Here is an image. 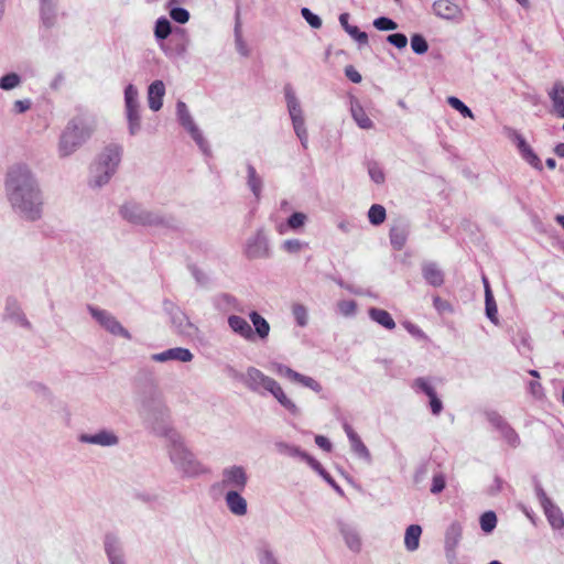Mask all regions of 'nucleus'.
Masks as SVG:
<instances>
[{"label":"nucleus","mask_w":564,"mask_h":564,"mask_svg":"<svg viewBox=\"0 0 564 564\" xmlns=\"http://www.w3.org/2000/svg\"><path fill=\"white\" fill-rule=\"evenodd\" d=\"M6 194L13 212L23 220L37 221L43 216L44 197L40 184L24 164L13 165L7 173Z\"/></svg>","instance_id":"obj_1"},{"label":"nucleus","mask_w":564,"mask_h":564,"mask_svg":"<svg viewBox=\"0 0 564 564\" xmlns=\"http://www.w3.org/2000/svg\"><path fill=\"white\" fill-rule=\"evenodd\" d=\"M162 435L166 440L169 457L174 467L187 477H195L205 473L203 465L185 446L181 434L172 427H164Z\"/></svg>","instance_id":"obj_2"},{"label":"nucleus","mask_w":564,"mask_h":564,"mask_svg":"<svg viewBox=\"0 0 564 564\" xmlns=\"http://www.w3.org/2000/svg\"><path fill=\"white\" fill-rule=\"evenodd\" d=\"M96 123L91 118L76 117L65 128L59 140V153L67 156L76 151L95 131Z\"/></svg>","instance_id":"obj_3"},{"label":"nucleus","mask_w":564,"mask_h":564,"mask_svg":"<svg viewBox=\"0 0 564 564\" xmlns=\"http://www.w3.org/2000/svg\"><path fill=\"white\" fill-rule=\"evenodd\" d=\"M120 213L129 223L156 228H177L178 220L171 215L148 210L137 203L124 204Z\"/></svg>","instance_id":"obj_4"},{"label":"nucleus","mask_w":564,"mask_h":564,"mask_svg":"<svg viewBox=\"0 0 564 564\" xmlns=\"http://www.w3.org/2000/svg\"><path fill=\"white\" fill-rule=\"evenodd\" d=\"M121 153L122 148L118 144H110L105 148L91 166L90 184L93 186L101 187L109 182L119 166Z\"/></svg>","instance_id":"obj_5"},{"label":"nucleus","mask_w":564,"mask_h":564,"mask_svg":"<svg viewBox=\"0 0 564 564\" xmlns=\"http://www.w3.org/2000/svg\"><path fill=\"white\" fill-rule=\"evenodd\" d=\"M288 110L292 120L293 129L304 149L308 145V133L299 99L291 86L284 88Z\"/></svg>","instance_id":"obj_6"},{"label":"nucleus","mask_w":564,"mask_h":564,"mask_svg":"<svg viewBox=\"0 0 564 564\" xmlns=\"http://www.w3.org/2000/svg\"><path fill=\"white\" fill-rule=\"evenodd\" d=\"M138 411L150 423L164 419L167 413L162 397L156 390H151L149 393L140 397Z\"/></svg>","instance_id":"obj_7"},{"label":"nucleus","mask_w":564,"mask_h":564,"mask_svg":"<svg viewBox=\"0 0 564 564\" xmlns=\"http://www.w3.org/2000/svg\"><path fill=\"white\" fill-rule=\"evenodd\" d=\"M164 307L170 314L175 333L185 338H195L198 335V327L189 321L180 307L171 302H165Z\"/></svg>","instance_id":"obj_8"},{"label":"nucleus","mask_w":564,"mask_h":564,"mask_svg":"<svg viewBox=\"0 0 564 564\" xmlns=\"http://www.w3.org/2000/svg\"><path fill=\"white\" fill-rule=\"evenodd\" d=\"M88 311L94 319L108 333L113 336H121L128 340L131 339V334L108 311L95 307L93 305H88Z\"/></svg>","instance_id":"obj_9"},{"label":"nucleus","mask_w":564,"mask_h":564,"mask_svg":"<svg viewBox=\"0 0 564 564\" xmlns=\"http://www.w3.org/2000/svg\"><path fill=\"white\" fill-rule=\"evenodd\" d=\"M238 378L249 390L256 393H263V391H269L274 383V379L265 376L261 370L256 367H248L245 373L236 375Z\"/></svg>","instance_id":"obj_10"},{"label":"nucleus","mask_w":564,"mask_h":564,"mask_svg":"<svg viewBox=\"0 0 564 564\" xmlns=\"http://www.w3.org/2000/svg\"><path fill=\"white\" fill-rule=\"evenodd\" d=\"M176 112H177V117H178V120L181 122V124L188 131V133L192 135V138L195 140V142L197 143V145L199 147V149L204 152V153H207L208 152V145H207V142L205 141L202 132L199 131V129L197 128V126L195 124L188 109H187V106L185 102L183 101H177L176 104Z\"/></svg>","instance_id":"obj_11"},{"label":"nucleus","mask_w":564,"mask_h":564,"mask_svg":"<svg viewBox=\"0 0 564 564\" xmlns=\"http://www.w3.org/2000/svg\"><path fill=\"white\" fill-rule=\"evenodd\" d=\"M78 441L84 444L97 445L100 447H115L119 444L120 438L112 430L102 429L95 433H83L78 436Z\"/></svg>","instance_id":"obj_12"},{"label":"nucleus","mask_w":564,"mask_h":564,"mask_svg":"<svg viewBox=\"0 0 564 564\" xmlns=\"http://www.w3.org/2000/svg\"><path fill=\"white\" fill-rule=\"evenodd\" d=\"M245 256L248 259H263L270 256L268 239L262 230H258L247 240Z\"/></svg>","instance_id":"obj_13"},{"label":"nucleus","mask_w":564,"mask_h":564,"mask_svg":"<svg viewBox=\"0 0 564 564\" xmlns=\"http://www.w3.org/2000/svg\"><path fill=\"white\" fill-rule=\"evenodd\" d=\"M248 476L242 466H230L223 470L221 484L229 490L242 491L247 485Z\"/></svg>","instance_id":"obj_14"},{"label":"nucleus","mask_w":564,"mask_h":564,"mask_svg":"<svg viewBox=\"0 0 564 564\" xmlns=\"http://www.w3.org/2000/svg\"><path fill=\"white\" fill-rule=\"evenodd\" d=\"M509 138L516 143L522 159L538 171L543 170L542 161L538 154L533 151L530 144L517 130H511Z\"/></svg>","instance_id":"obj_15"},{"label":"nucleus","mask_w":564,"mask_h":564,"mask_svg":"<svg viewBox=\"0 0 564 564\" xmlns=\"http://www.w3.org/2000/svg\"><path fill=\"white\" fill-rule=\"evenodd\" d=\"M432 9L433 13L443 20L460 22L464 19L463 9L451 0H436Z\"/></svg>","instance_id":"obj_16"},{"label":"nucleus","mask_w":564,"mask_h":564,"mask_svg":"<svg viewBox=\"0 0 564 564\" xmlns=\"http://www.w3.org/2000/svg\"><path fill=\"white\" fill-rule=\"evenodd\" d=\"M538 495L552 528L556 530L562 529L564 527V518L561 510L552 503L541 488L538 489Z\"/></svg>","instance_id":"obj_17"},{"label":"nucleus","mask_w":564,"mask_h":564,"mask_svg":"<svg viewBox=\"0 0 564 564\" xmlns=\"http://www.w3.org/2000/svg\"><path fill=\"white\" fill-rule=\"evenodd\" d=\"M194 358V355L189 349L183 347H175L164 350L159 354H153L151 359L156 362H166L170 360H177L181 362H189Z\"/></svg>","instance_id":"obj_18"},{"label":"nucleus","mask_w":564,"mask_h":564,"mask_svg":"<svg viewBox=\"0 0 564 564\" xmlns=\"http://www.w3.org/2000/svg\"><path fill=\"white\" fill-rule=\"evenodd\" d=\"M4 318L15 323L17 325L25 328H30L31 324L26 319L24 313L21 310L19 302L13 297H8L6 300L4 306Z\"/></svg>","instance_id":"obj_19"},{"label":"nucleus","mask_w":564,"mask_h":564,"mask_svg":"<svg viewBox=\"0 0 564 564\" xmlns=\"http://www.w3.org/2000/svg\"><path fill=\"white\" fill-rule=\"evenodd\" d=\"M105 551L107 553L110 564H126L121 542L116 535H106Z\"/></svg>","instance_id":"obj_20"},{"label":"nucleus","mask_w":564,"mask_h":564,"mask_svg":"<svg viewBox=\"0 0 564 564\" xmlns=\"http://www.w3.org/2000/svg\"><path fill=\"white\" fill-rule=\"evenodd\" d=\"M463 530L462 525L457 522L452 523L445 533V551L448 558L454 560L456 557V547L458 546L462 539Z\"/></svg>","instance_id":"obj_21"},{"label":"nucleus","mask_w":564,"mask_h":564,"mask_svg":"<svg viewBox=\"0 0 564 564\" xmlns=\"http://www.w3.org/2000/svg\"><path fill=\"white\" fill-rule=\"evenodd\" d=\"M228 325L230 329L246 340L252 341L254 333L250 324L239 315H230L228 317Z\"/></svg>","instance_id":"obj_22"},{"label":"nucleus","mask_w":564,"mask_h":564,"mask_svg":"<svg viewBox=\"0 0 564 564\" xmlns=\"http://www.w3.org/2000/svg\"><path fill=\"white\" fill-rule=\"evenodd\" d=\"M165 95V86L162 80H154L148 88V102L153 111H159L162 108V100Z\"/></svg>","instance_id":"obj_23"},{"label":"nucleus","mask_w":564,"mask_h":564,"mask_svg":"<svg viewBox=\"0 0 564 564\" xmlns=\"http://www.w3.org/2000/svg\"><path fill=\"white\" fill-rule=\"evenodd\" d=\"M549 97L552 101L553 112L558 118H564V85L561 82H555L549 91Z\"/></svg>","instance_id":"obj_24"},{"label":"nucleus","mask_w":564,"mask_h":564,"mask_svg":"<svg viewBox=\"0 0 564 564\" xmlns=\"http://www.w3.org/2000/svg\"><path fill=\"white\" fill-rule=\"evenodd\" d=\"M422 274L425 281L432 286H441L444 283V273L435 262H424Z\"/></svg>","instance_id":"obj_25"},{"label":"nucleus","mask_w":564,"mask_h":564,"mask_svg":"<svg viewBox=\"0 0 564 564\" xmlns=\"http://www.w3.org/2000/svg\"><path fill=\"white\" fill-rule=\"evenodd\" d=\"M226 503L228 509L236 516H245L247 513V501L236 490H229L226 494Z\"/></svg>","instance_id":"obj_26"},{"label":"nucleus","mask_w":564,"mask_h":564,"mask_svg":"<svg viewBox=\"0 0 564 564\" xmlns=\"http://www.w3.org/2000/svg\"><path fill=\"white\" fill-rule=\"evenodd\" d=\"M340 533L347 547L355 553H359L362 545L359 532L355 528L344 524L340 527Z\"/></svg>","instance_id":"obj_27"},{"label":"nucleus","mask_w":564,"mask_h":564,"mask_svg":"<svg viewBox=\"0 0 564 564\" xmlns=\"http://www.w3.org/2000/svg\"><path fill=\"white\" fill-rule=\"evenodd\" d=\"M343 427H344V431L346 432L347 437L350 442L351 449L356 454H358L360 457L369 458L370 453H369L368 448L362 443L359 435L354 431V429L348 423H344Z\"/></svg>","instance_id":"obj_28"},{"label":"nucleus","mask_w":564,"mask_h":564,"mask_svg":"<svg viewBox=\"0 0 564 564\" xmlns=\"http://www.w3.org/2000/svg\"><path fill=\"white\" fill-rule=\"evenodd\" d=\"M268 392H270L278 400V402L289 412H291L292 414L299 413V408L290 398L286 397L278 381H274L272 388H270Z\"/></svg>","instance_id":"obj_29"},{"label":"nucleus","mask_w":564,"mask_h":564,"mask_svg":"<svg viewBox=\"0 0 564 564\" xmlns=\"http://www.w3.org/2000/svg\"><path fill=\"white\" fill-rule=\"evenodd\" d=\"M249 318L254 326V336L257 335L261 340H265L270 334V324L268 321L256 311L249 314Z\"/></svg>","instance_id":"obj_30"},{"label":"nucleus","mask_w":564,"mask_h":564,"mask_svg":"<svg viewBox=\"0 0 564 564\" xmlns=\"http://www.w3.org/2000/svg\"><path fill=\"white\" fill-rule=\"evenodd\" d=\"M409 230L405 225H395L390 229V242L395 250H401L405 246Z\"/></svg>","instance_id":"obj_31"},{"label":"nucleus","mask_w":564,"mask_h":564,"mask_svg":"<svg viewBox=\"0 0 564 564\" xmlns=\"http://www.w3.org/2000/svg\"><path fill=\"white\" fill-rule=\"evenodd\" d=\"M422 528L419 524H411L406 528L404 534V545L410 552L419 549Z\"/></svg>","instance_id":"obj_32"},{"label":"nucleus","mask_w":564,"mask_h":564,"mask_svg":"<svg viewBox=\"0 0 564 564\" xmlns=\"http://www.w3.org/2000/svg\"><path fill=\"white\" fill-rule=\"evenodd\" d=\"M369 316L370 318L378 323L379 325L383 326L387 329H393L395 328V322L393 321L391 314L382 308L371 307L369 310Z\"/></svg>","instance_id":"obj_33"},{"label":"nucleus","mask_w":564,"mask_h":564,"mask_svg":"<svg viewBox=\"0 0 564 564\" xmlns=\"http://www.w3.org/2000/svg\"><path fill=\"white\" fill-rule=\"evenodd\" d=\"M351 116L359 128L371 129L373 127L372 120L367 116L358 101L351 104Z\"/></svg>","instance_id":"obj_34"},{"label":"nucleus","mask_w":564,"mask_h":564,"mask_svg":"<svg viewBox=\"0 0 564 564\" xmlns=\"http://www.w3.org/2000/svg\"><path fill=\"white\" fill-rule=\"evenodd\" d=\"M485 284V301H486V315L487 317L494 323H498V310L497 305L494 299V295L491 293V290L489 288L488 281L486 278L482 279Z\"/></svg>","instance_id":"obj_35"},{"label":"nucleus","mask_w":564,"mask_h":564,"mask_svg":"<svg viewBox=\"0 0 564 564\" xmlns=\"http://www.w3.org/2000/svg\"><path fill=\"white\" fill-rule=\"evenodd\" d=\"M247 184L254 197L259 199L262 191V178L257 174L256 169L251 164L247 165Z\"/></svg>","instance_id":"obj_36"},{"label":"nucleus","mask_w":564,"mask_h":564,"mask_svg":"<svg viewBox=\"0 0 564 564\" xmlns=\"http://www.w3.org/2000/svg\"><path fill=\"white\" fill-rule=\"evenodd\" d=\"M276 451L282 455H288L292 457H300L303 459V457H306V453L302 452L299 447L291 445L285 442H276L274 444Z\"/></svg>","instance_id":"obj_37"},{"label":"nucleus","mask_w":564,"mask_h":564,"mask_svg":"<svg viewBox=\"0 0 564 564\" xmlns=\"http://www.w3.org/2000/svg\"><path fill=\"white\" fill-rule=\"evenodd\" d=\"M240 21H239V13H237V20L235 25V42H236V48L238 53L242 56H249V47L247 43L243 41L240 30Z\"/></svg>","instance_id":"obj_38"},{"label":"nucleus","mask_w":564,"mask_h":564,"mask_svg":"<svg viewBox=\"0 0 564 564\" xmlns=\"http://www.w3.org/2000/svg\"><path fill=\"white\" fill-rule=\"evenodd\" d=\"M386 208L379 204L372 205L368 212L369 221L375 226L381 225L386 220Z\"/></svg>","instance_id":"obj_39"},{"label":"nucleus","mask_w":564,"mask_h":564,"mask_svg":"<svg viewBox=\"0 0 564 564\" xmlns=\"http://www.w3.org/2000/svg\"><path fill=\"white\" fill-rule=\"evenodd\" d=\"M172 32L170 21L162 17L155 22L154 35L158 40H165Z\"/></svg>","instance_id":"obj_40"},{"label":"nucleus","mask_w":564,"mask_h":564,"mask_svg":"<svg viewBox=\"0 0 564 564\" xmlns=\"http://www.w3.org/2000/svg\"><path fill=\"white\" fill-rule=\"evenodd\" d=\"M21 84V77L17 73H9L0 78V88L11 90Z\"/></svg>","instance_id":"obj_41"},{"label":"nucleus","mask_w":564,"mask_h":564,"mask_svg":"<svg viewBox=\"0 0 564 564\" xmlns=\"http://www.w3.org/2000/svg\"><path fill=\"white\" fill-rule=\"evenodd\" d=\"M497 524V517L494 511H487L480 517V528L484 532H491Z\"/></svg>","instance_id":"obj_42"},{"label":"nucleus","mask_w":564,"mask_h":564,"mask_svg":"<svg viewBox=\"0 0 564 564\" xmlns=\"http://www.w3.org/2000/svg\"><path fill=\"white\" fill-rule=\"evenodd\" d=\"M411 48L415 54H425L429 50V44L425 37L421 34H413L411 37Z\"/></svg>","instance_id":"obj_43"},{"label":"nucleus","mask_w":564,"mask_h":564,"mask_svg":"<svg viewBox=\"0 0 564 564\" xmlns=\"http://www.w3.org/2000/svg\"><path fill=\"white\" fill-rule=\"evenodd\" d=\"M293 382L300 383L306 388H310L311 390L315 392L322 391V386L312 377L304 376L300 372L296 373V377Z\"/></svg>","instance_id":"obj_44"},{"label":"nucleus","mask_w":564,"mask_h":564,"mask_svg":"<svg viewBox=\"0 0 564 564\" xmlns=\"http://www.w3.org/2000/svg\"><path fill=\"white\" fill-rule=\"evenodd\" d=\"M293 382L300 383L306 388H310L311 390L315 392L322 391V386L312 377L304 376L300 372L296 373V377Z\"/></svg>","instance_id":"obj_45"},{"label":"nucleus","mask_w":564,"mask_h":564,"mask_svg":"<svg viewBox=\"0 0 564 564\" xmlns=\"http://www.w3.org/2000/svg\"><path fill=\"white\" fill-rule=\"evenodd\" d=\"M447 102L457 110L463 117L474 118L473 111L457 97L451 96Z\"/></svg>","instance_id":"obj_46"},{"label":"nucleus","mask_w":564,"mask_h":564,"mask_svg":"<svg viewBox=\"0 0 564 564\" xmlns=\"http://www.w3.org/2000/svg\"><path fill=\"white\" fill-rule=\"evenodd\" d=\"M271 369L276 375H279L281 377H285V378L290 379L291 381H294V379L296 377V373H297L296 371H294L290 367H288V366H285L283 364H279V362H273L271 365Z\"/></svg>","instance_id":"obj_47"},{"label":"nucleus","mask_w":564,"mask_h":564,"mask_svg":"<svg viewBox=\"0 0 564 564\" xmlns=\"http://www.w3.org/2000/svg\"><path fill=\"white\" fill-rule=\"evenodd\" d=\"M42 2V19L45 25L53 24L54 12L52 0H41Z\"/></svg>","instance_id":"obj_48"},{"label":"nucleus","mask_w":564,"mask_h":564,"mask_svg":"<svg viewBox=\"0 0 564 564\" xmlns=\"http://www.w3.org/2000/svg\"><path fill=\"white\" fill-rule=\"evenodd\" d=\"M373 26L379 31H393L398 24L390 18L380 17L373 20Z\"/></svg>","instance_id":"obj_49"},{"label":"nucleus","mask_w":564,"mask_h":564,"mask_svg":"<svg viewBox=\"0 0 564 564\" xmlns=\"http://www.w3.org/2000/svg\"><path fill=\"white\" fill-rule=\"evenodd\" d=\"M294 318L299 326H305L308 321L307 310L301 304H296L292 308Z\"/></svg>","instance_id":"obj_50"},{"label":"nucleus","mask_w":564,"mask_h":564,"mask_svg":"<svg viewBox=\"0 0 564 564\" xmlns=\"http://www.w3.org/2000/svg\"><path fill=\"white\" fill-rule=\"evenodd\" d=\"M307 243L299 239H288L283 242L282 248L289 253H299Z\"/></svg>","instance_id":"obj_51"},{"label":"nucleus","mask_w":564,"mask_h":564,"mask_svg":"<svg viewBox=\"0 0 564 564\" xmlns=\"http://www.w3.org/2000/svg\"><path fill=\"white\" fill-rule=\"evenodd\" d=\"M170 17L177 23L185 24L189 20V13L184 8H172L170 10Z\"/></svg>","instance_id":"obj_52"},{"label":"nucleus","mask_w":564,"mask_h":564,"mask_svg":"<svg viewBox=\"0 0 564 564\" xmlns=\"http://www.w3.org/2000/svg\"><path fill=\"white\" fill-rule=\"evenodd\" d=\"M301 14L312 28L319 29L322 26L321 18L314 14L310 9L303 8Z\"/></svg>","instance_id":"obj_53"},{"label":"nucleus","mask_w":564,"mask_h":564,"mask_svg":"<svg viewBox=\"0 0 564 564\" xmlns=\"http://www.w3.org/2000/svg\"><path fill=\"white\" fill-rule=\"evenodd\" d=\"M127 119L129 122V132L130 134L134 135L141 128L139 111L127 112Z\"/></svg>","instance_id":"obj_54"},{"label":"nucleus","mask_w":564,"mask_h":564,"mask_svg":"<svg viewBox=\"0 0 564 564\" xmlns=\"http://www.w3.org/2000/svg\"><path fill=\"white\" fill-rule=\"evenodd\" d=\"M347 33L357 41L360 45L368 44V35L366 32L360 31L357 26L347 28Z\"/></svg>","instance_id":"obj_55"},{"label":"nucleus","mask_w":564,"mask_h":564,"mask_svg":"<svg viewBox=\"0 0 564 564\" xmlns=\"http://www.w3.org/2000/svg\"><path fill=\"white\" fill-rule=\"evenodd\" d=\"M387 41L397 48H404L408 44V37L402 33L390 34Z\"/></svg>","instance_id":"obj_56"},{"label":"nucleus","mask_w":564,"mask_h":564,"mask_svg":"<svg viewBox=\"0 0 564 564\" xmlns=\"http://www.w3.org/2000/svg\"><path fill=\"white\" fill-rule=\"evenodd\" d=\"M368 173L375 183L382 184L384 182V173L377 164H370Z\"/></svg>","instance_id":"obj_57"},{"label":"nucleus","mask_w":564,"mask_h":564,"mask_svg":"<svg viewBox=\"0 0 564 564\" xmlns=\"http://www.w3.org/2000/svg\"><path fill=\"white\" fill-rule=\"evenodd\" d=\"M306 216L303 213H294L288 219V225L292 229H297L304 225Z\"/></svg>","instance_id":"obj_58"},{"label":"nucleus","mask_w":564,"mask_h":564,"mask_svg":"<svg viewBox=\"0 0 564 564\" xmlns=\"http://www.w3.org/2000/svg\"><path fill=\"white\" fill-rule=\"evenodd\" d=\"M356 308L357 305L355 301L351 300H346L338 303V310L345 316L352 315L356 312Z\"/></svg>","instance_id":"obj_59"},{"label":"nucleus","mask_w":564,"mask_h":564,"mask_svg":"<svg viewBox=\"0 0 564 564\" xmlns=\"http://www.w3.org/2000/svg\"><path fill=\"white\" fill-rule=\"evenodd\" d=\"M444 488H445V477L442 474L434 475L433 481H432V487H431V492L436 495V494H440L441 491H443Z\"/></svg>","instance_id":"obj_60"},{"label":"nucleus","mask_w":564,"mask_h":564,"mask_svg":"<svg viewBox=\"0 0 564 564\" xmlns=\"http://www.w3.org/2000/svg\"><path fill=\"white\" fill-rule=\"evenodd\" d=\"M345 75L355 84H359L362 79L360 73L351 65L345 67Z\"/></svg>","instance_id":"obj_61"},{"label":"nucleus","mask_w":564,"mask_h":564,"mask_svg":"<svg viewBox=\"0 0 564 564\" xmlns=\"http://www.w3.org/2000/svg\"><path fill=\"white\" fill-rule=\"evenodd\" d=\"M414 384L415 387L420 388L427 397L435 392L434 388L424 378H417Z\"/></svg>","instance_id":"obj_62"},{"label":"nucleus","mask_w":564,"mask_h":564,"mask_svg":"<svg viewBox=\"0 0 564 564\" xmlns=\"http://www.w3.org/2000/svg\"><path fill=\"white\" fill-rule=\"evenodd\" d=\"M30 108H31L30 99L15 100L13 104V112H15V113H23V112L28 111Z\"/></svg>","instance_id":"obj_63"},{"label":"nucleus","mask_w":564,"mask_h":564,"mask_svg":"<svg viewBox=\"0 0 564 564\" xmlns=\"http://www.w3.org/2000/svg\"><path fill=\"white\" fill-rule=\"evenodd\" d=\"M429 398L432 413L435 415L440 414L443 409V404L442 401L437 398L436 392L429 395Z\"/></svg>","instance_id":"obj_64"}]
</instances>
